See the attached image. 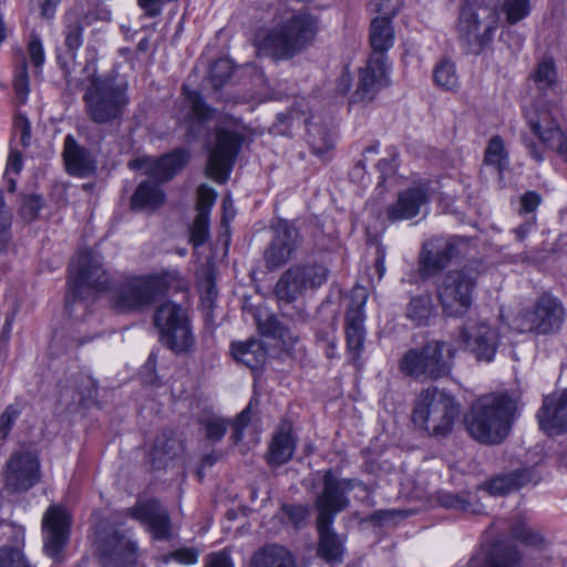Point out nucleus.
<instances>
[{
    "label": "nucleus",
    "mask_w": 567,
    "mask_h": 567,
    "mask_svg": "<svg viewBox=\"0 0 567 567\" xmlns=\"http://www.w3.org/2000/svg\"><path fill=\"white\" fill-rule=\"evenodd\" d=\"M319 30L318 19L306 11L280 10L272 25L260 29L256 45L260 51L278 59H289L302 51L315 39Z\"/></svg>",
    "instance_id": "1"
},
{
    "label": "nucleus",
    "mask_w": 567,
    "mask_h": 567,
    "mask_svg": "<svg viewBox=\"0 0 567 567\" xmlns=\"http://www.w3.org/2000/svg\"><path fill=\"white\" fill-rule=\"evenodd\" d=\"M84 71L87 76L82 99L86 116L99 125L118 124L130 104L126 80L115 71L99 73L94 61Z\"/></svg>",
    "instance_id": "2"
},
{
    "label": "nucleus",
    "mask_w": 567,
    "mask_h": 567,
    "mask_svg": "<svg viewBox=\"0 0 567 567\" xmlns=\"http://www.w3.org/2000/svg\"><path fill=\"white\" fill-rule=\"evenodd\" d=\"M517 403L507 393L474 404L465 417L470 435L483 444H499L509 434Z\"/></svg>",
    "instance_id": "3"
},
{
    "label": "nucleus",
    "mask_w": 567,
    "mask_h": 567,
    "mask_svg": "<svg viewBox=\"0 0 567 567\" xmlns=\"http://www.w3.org/2000/svg\"><path fill=\"white\" fill-rule=\"evenodd\" d=\"M486 271L485 264L472 259L461 268L449 270L436 285V299L443 315L451 318L464 317L473 305V295L478 278Z\"/></svg>",
    "instance_id": "4"
},
{
    "label": "nucleus",
    "mask_w": 567,
    "mask_h": 567,
    "mask_svg": "<svg viewBox=\"0 0 567 567\" xmlns=\"http://www.w3.org/2000/svg\"><path fill=\"white\" fill-rule=\"evenodd\" d=\"M168 288L167 278L161 275L126 277L112 289L110 303L117 312H138L163 297Z\"/></svg>",
    "instance_id": "5"
},
{
    "label": "nucleus",
    "mask_w": 567,
    "mask_h": 567,
    "mask_svg": "<svg viewBox=\"0 0 567 567\" xmlns=\"http://www.w3.org/2000/svg\"><path fill=\"white\" fill-rule=\"evenodd\" d=\"M446 342L431 340L421 348L408 350L400 360L402 373L424 380H440L451 374L454 348L446 349Z\"/></svg>",
    "instance_id": "6"
},
{
    "label": "nucleus",
    "mask_w": 567,
    "mask_h": 567,
    "mask_svg": "<svg viewBox=\"0 0 567 567\" xmlns=\"http://www.w3.org/2000/svg\"><path fill=\"white\" fill-rule=\"evenodd\" d=\"M110 276L103 268L102 256L94 250H81L70 266L65 307L71 311L72 306L92 293L109 288Z\"/></svg>",
    "instance_id": "7"
},
{
    "label": "nucleus",
    "mask_w": 567,
    "mask_h": 567,
    "mask_svg": "<svg viewBox=\"0 0 567 567\" xmlns=\"http://www.w3.org/2000/svg\"><path fill=\"white\" fill-rule=\"evenodd\" d=\"M458 415V408L453 396L437 388L423 390L413 410V423L434 436L446 435Z\"/></svg>",
    "instance_id": "8"
},
{
    "label": "nucleus",
    "mask_w": 567,
    "mask_h": 567,
    "mask_svg": "<svg viewBox=\"0 0 567 567\" xmlns=\"http://www.w3.org/2000/svg\"><path fill=\"white\" fill-rule=\"evenodd\" d=\"M565 321V308L561 301L543 293L529 309L519 311L513 320V329L519 333L553 334L558 332Z\"/></svg>",
    "instance_id": "9"
},
{
    "label": "nucleus",
    "mask_w": 567,
    "mask_h": 567,
    "mask_svg": "<svg viewBox=\"0 0 567 567\" xmlns=\"http://www.w3.org/2000/svg\"><path fill=\"white\" fill-rule=\"evenodd\" d=\"M328 275V267L319 261L293 265L280 276L275 293L279 300L292 302L306 291L320 288L327 281Z\"/></svg>",
    "instance_id": "10"
},
{
    "label": "nucleus",
    "mask_w": 567,
    "mask_h": 567,
    "mask_svg": "<svg viewBox=\"0 0 567 567\" xmlns=\"http://www.w3.org/2000/svg\"><path fill=\"white\" fill-rule=\"evenodd\" d=\"M154 324L164 344L176 353L188 351L194 344L187 311L179 305L166 301L157 307Z\"/></svg>",
    "instance_id": "11"
},
{
    "label": "nucleus",
    "mask_w": 567,
    "mask_h": 567,
    "mask_svg": "<svg viewBox=\"0 0 567 567\" xmlns=\"http://www.w3.org/2000/svg\"><path fill=\"white\" fill-rule=\"evenodd\" d=\"M454 340L477 361L492 362L497 352L501 336L497 328L487 320L470 318L460 327Z\"/></svg>",
    "instance_id": "12"
},
{
    "label": "nucleus",
    "mask_w": 567,
    "mask_h": 567,
    "mask_svg": "<svg viewBox=\"0 0 567 567\" xmlns=\"http://www.w3.org/2000/svg\"><path fill=\"white\" fill-rule=\"evenodd\" d=\"M529 81L537 91V102L535 109L526 115L528 126L530 127V117H536L545 112L549 113L558 124L553 105L561 100L563 90L554 60L543 58L530 73Z\"/></svg>",
    "instance_id": "13"
},
{
    "label": "nucleus",
    "mask_w": 567,
    "mask_h": 567,
    "mask_svg": "<svg viewBox=\"0 0 567 567\" xmlns=\"http://www.w3.org/2000/svg\"><path fill=\"white\" fill-rule=\"evenodd\" d=\"M354 486V481L338 480L331 471H327L323 476L322 491L317 495L315 502L318 511L317 523L332 524L337 514L349 506L348 494Z\"/></svg>",
    "instance_id": "14"
},
{
    "label": "nucleus",
    "mask_w": 567,
    "mask_h": 567,
    "mask_svg": "<svg viewBox=\"0 0 567 567\" xmlns=\"http://www.w3.org/2000/svg\"><path fill=\"white\" fill-rule=\"evenodd\" d=\"M468 243L461 237L433 238L423 245L419 266L423 277H431L446 268L451 261L465 252Z\"/></svg>",
    "instance_id": "15"
},
{
    "label": "nucleus",
    "mask_w": 567,
    "mask_h": 567,
    "mask_svg": "<svg viewBox=\"0 0 567 567\" xmlns=\"http://www.w3.org/2000/svg\"><path fill=\"white\" fill-rule=\"evenodd\" d=\"M241 146V137L229 130H218L216 144L209 151L207 174L217 183H225Z\"/></svg>",
    "instance_id": "16"
},
{
    "label": "nucleus",
    "mask_w": 567,
    "mask_h": 567,
    "mask_svg": "<svg viewBox=\"0 0 567 567\" xmlns=\"http://www.w3.org/2000/svg\"><path fill=\"white\" fill-rule=\"evenodd\" d=\"M390 84L389 65L382 61V55H370L365 66L358 71L354 90L351 92L350 103L371 102L378 93Z\"/></svg>",
    "instance_id": "17"
},
{
    "label": "nucleus",
    "mask_w": 567,
    "mask_h": 567,
    "mask_svg": "<svg viewBox=\"0 0 567 567\" xmlns=\"http://www.w3.org/2000/svg\"><path fill=\"white\" fill-rule=\"evenodd\" d=\"M70 524V514L60 505L50 506L43 515V548L55 561L62 560V551L69 542Z\"/></svg>",
    "instance_id": "18"
},
{
    "label": "nucleus",
    "mask_w": 567,
    "mask_h": 567,
    "mask_svg": "<svg viewBox=\"0 0 567 567\" xmlns=\"http://www.w3.org/2000/svg\"><path fill=\"white\" fill-rule=\"evenodd\" d=\"M367 298L368 296L363 288H354L351 293V305L346 313L347 350L350 360L354 364L359 361L364 349L365 316L363 307Z\"/></svg>",
    "instance_id": "19"
},
{
    "label": "nucleus",
    "mask_w": 567,
    "mask_h": 567,
    "mask_svg": "<svg viewBox=\"0 0 567 567\" xmlns=\"http://www.w3.org/2000/svg\"><path fill=\"white\" fill-rule=\"evenodd\" d=\"M473 0H466V4L462 8L458 31L462 38L468 42H475L480 48L484 47L493 37L496 29V21L492 10L481 8L483 17H481L473 8Z\"/></svg>",
    "instance_id": "20"
},
{
    "label": "nucleus",
    "mask_w": 567,
    "mask_h": 567,
    "mask_svg": "<svg viewBox=\"0 0 567 567\" xmlns=\"http://www.w3.org/2000/svg\"><path fill=\"white\" fill-rule=\"evenodd\" d=\"M274 237L265 252L266 266L274 270L292 258L300 245L298 229L287 220H278L272 226Z\"/></svg>",
    "instance_id": "21"
},
{
    "label": "nucleus",
    "mask_w": 567,
    "mask_h": 567,
    "mask_svg": "<svg viewBox=\"0 0 567 567\" xmlns=\"http://www.w3.org/2000/svg\"><path fill=\"white\" fill-rule=\"evenodd\" d=\"M126 514L144 524L155 540H168L172 523L167 509L156 499L138 502Z\"/></svg>",
    "instance_id": "22"
},
{
    "label": "nucleus",
    "mask_w": 567,
    "mask_h": 567,
    "mask_svg": "<svg viewBox=\"0 0 567 567\" xmlns=\"http://www.w3.org/2000/svg\"><path fill=\"white\" fill-rule=\"evenodd\" d=\"M39 461L30 452H17L11 455L4 473L6 486L12 492L31 488L39 482Z\"/></svg>",
    "instance_id": "23"
},
{
    "label": "nucleus",
    "mask_w": 567,
    "mask_h": 567,
    "mask_svg": "<svg viewBox=\"0 0 567 567\" xmlns=\"http://www.w3.org/2000/svg\"><path fill=\"white\" fill-rule=\"evenodd\" d=\"M100 551L104 567H133L138 558L136 543L117 532L102 540Z\"/></svg>",
    "instance_id": "24"
},
{
    "label": "nucleus",
    "mask_w": 567,
    "mask_h": 567,
    "mask_svg": "<svg viewBox=\"0 0 567 567\" xmlns=\"http://www.w3.org/2000/svg\"><path fill=\"white\" fill-rule=\"evenodd\" d=\"M189 152L175 150L159 158L144 157L131 162V166L143 167L145 173L164 183L172 179L189 161Z\"/></svg>",
    "instance_id": "25"
},
{
    "label": "nucleus",
    "mask_w": 567,
    "mask_h": 567,
    "mask_svg": "<svg viewBox=\"0 0 567 567\" xmlns=\"http://www.w3.org/2000/svg\"><path fill=\"white\" fill-rule=\"evenodd\" d=\"M537 419L539 427L548 435L567 432V390L545 396Z\"/></svg>",
    "instance_id": "26"
},
{
    "label": "nucleus",
    "mask_w": 567,
    "mask_h": 567,
    "mask_svg": "<svg viewBox=\"0 0 567 567\" xmlns=\"http://www.w3.org/2000/svg\"><path fill=\"white\" fill-rule=\"evenodd\" d=\"M429 202L427 185L420 184L401 192L396 200L386 208L391 221L415 217Z\"/></svg>",
    "instance_id": "27"
},
{
    "label": "nucleus",
    "mask_w": 567,
    "mask_h": 567,
    "mask_svg": "<svg viewBox=\"0 0 567 567\" xmlns=\"http://www.w3.org/2000/svg\"><path fill=\"white\" fill-rule=\"evenodd\" d=\"M530 131L547 148L555 150L567 159V131H563L549 113L529 118Z\"/></svg>",
    "instance_id": "28"
},
{
    "label": "nucleus",
    "mask_w": 567,
    "mask_h": 567,
    "mask_svg": "<svg viewBox=\"0 0 567 567\" xmlns=\"http://www.w3.org/2000/svg\"><path fill=\"white\" fill-rule=\"evenodd\" d=\"M530 131L547 148L555 150L567 159V131H563L549 113L529 118Z\"/></svg>",
    "instance_id": "29"
},
{
    "label": "nucleus",
    "mask_w": 567,
    "mask_h": 567,
    "mask_svg": "<svg viewBox=\"0 0 567 567\" xmlns=\"http://www.w3.org/2000/svg\"><path fill=\"white\" fill-rule=\"evenodd\" d=\"M64 159L66 169L71 175L86 177L93 174L95 163L91 153L80 146L72 135L64 140Z\"/></svg>",
    "instance_id": "30"
},
{
    "label": "nucleus",
    "mask_w": 567,
    "mask_h": 567,
    "mask_svg": "<svg viewBox=\"0 0 567 567\" xmlns=\"http://www.w3.org/2000/svg\"><path fill=\"white\" fill-rule=\"evenodd\" d=\"M468 567H525L522 555L516 547L495 543L482 563L477 556L468 561Z\"/></svg>",
    "instance_id": "31"
},
{
    "label": "nucleus",
    "mask_w": 567,
    "mask_h": 567,
    "mask_svg": "<svg viewBox=\"0 0 567 567\" xmlns=\"http://www.w3.org/2000/svg\"><path fill=\"white\" fill-rule=\"evenodd\" d=\"M231 352L235 360L247 365L251 370L260 368L267 359V350L260 339L250 338L246 341L231 343Z\"/></svg>",
    "instance_id": "32"
},
{
    "label": "nucleus",
    "mask_w": 567,
    "mask_h": 567,
    "mask_svg": "<svg viewBox=\"0 0 567 567\" xmlns=\"http://www.w3.org/2000/svg\"><path fill=\"white\" fill-rule=\"evenodd\" d=\"M394 32L391 20L388 18H374L370 27L371 55H382V61L388 63L386 51L393 45Z\"/></svg>",
    "instance_id": "33"
},
{
    "label": "nucleus",
    "mask_w": 567,
    "mask_h": 567,
    "mask_svg": "<svg viewBox=\"0 0 567 567\" xmlns=\"http://www.w3.org/2000/svg\"><path fill=\"white\" fill-rule=\"evenodd\" d=\"M251 567H297L289 550L279 545H266L251 557Z\"/></svg>",
    "instance_id": "34"
},
{
    "label": "nucleus",
    "mask_w": 567,
    "mask_h": 567,
    "mask_svg": "<svg viewBox=\"0 0 567 567\" xmlns=\"http://www.w3.org/2000/svg\"><path fill=\"white\" fill-rule=\"evenodd\" d=\"M255 320L260 334L274 338L285 347L292 346L297 341V337L275 315L258 311Z\"/></svg>",
    "instance_id": "35"
},
{
    "label": "nucleus",
    "mask_w": 567,
    "mask_h": 567,
    "mask_svg": "<svg viewBox=\"0 0 567 567\" xmlns=\"http://www.w3.org/2000/svg\"><path fill=\"white\" fill-rule=\"evenodd\" d=\"M332 524L322 525L317 523L320 536L318 554L324 560L334 563L340 561L343 555V542L331 528Z\"/></svg>",
    "instance_id": "36"
},
{
    "label": "nucleus",
    "mask_w": 567,
    "mask_h": 567,
    "mask_svg": "<svg viewBox=\"0 0 567 567\" xmlns=\"http://www.w3.org/2000/svg\"><path fill=\"white\" fill-rule=\"evenodd\" d=\"M307 126L309 144L317 155H323L333 146L331 127L322 126L315 116L303 120Z\"/></svg>",
    "instance_id": "37"
},
{
    "label": "nucleus",
    "mask_w": 567,
    "mask_h": 567,
    "mask_svg": "<svg viewBox=\"0 0 567 567\" xmlns=\"http://www.w3.org/2000/svg\"><path fill=\"white\" fill-rule=\"evenodd\" d=\"M165 195L159 186L151 181L142 182L132 196L135 209H155L163 204Z\"/></svg>",
    "instance_id": "38"
},
{
    "label": "nucleus",
    "mask_w": 567,
    "mask_h": 567,
    "mask_svg": "<svg viewBox=\"0 0 567 567\" xmlns=\"http://www.w3.org/2000/svg\"><path fill=\"white\" fill-rule=\"evenodd\" d=\"M295 441L288 431L277 432L269 446L268 462L274 466L287 463L293 455Z\"/></svg>",
    "instance_id": "39"
},
{
    "label": "nucleus",
    "mask_w": 567,
    "mask_h": 567,
    "mask_svg": "<svg viewBox=\"0 0 567 567\" xmlns=\"http://www.w3.org/2000/svg\"><path fill=\"white\" fill-rule=\"evenodd\" d=\"M532 480V473L528 468L515 471L511 474L493 478L488 483V492L493 495H505L513 489L528 484Z\"/></svg>",
    "instance_id": "40"
},
{
    "label": "nucleus",
    "mask_w": 567,
    "mask_h": 567,
    "mask_svg": "<svg viewBox=\"0 0 567 567\" xmlns=\"http://www.w3.org/2000/svg\"><path fill=\"white\" fill-rule=\"evenodd\" d=\"M436 310L430 293L413 297L406 307V317L416 326H426Z\"/></svg>",
    "instance_id": "41"
},
{
    "label": "nucleus",
    "mask_w": 567,
    "mask_h": 567,
    "mask_svg": "<svg viewBox=\"0 0 567 567\" xmlns=\"http://www.w3.org/2000/svg\"><path fill=\"white\" fill-rule=\"evenodd\" d=\"M177 446L178 442L172 434L164 432L158 435L151 451L153 465L157 468L165 466L177 454Z\"/></svg>",
    "instance_id": "42"
},
{
    "label": "nucleus",
    "mask_w": 567,
    "mask_h": 567,
    "mask_svg": "<svg viewBox=\"0 0 567 567\" xmlns=\"http://www.w3.org/2000/svg\"><path fill=\"white\" fill-rule=\"evenodd\" d=\"M484 164L493 166L498 174H502L508 167V154L505 150L504 141L499 135H494L485 150Z\"/></svg>",
    "instance_id": "43"
},
{
    "label": "nucleus",
    "mask_w": 567,
    "mask_h": 567,
    "mask_svg": "<svg viewBox=\"0 0 567 567\" xmlns=\"http://www.w3.org/2000/svg\"><path fill=\"white\" fill-rule=\"evenodd\" d=\"M185 100L189 106L188 117L190 121L197 123H205L210 120L214 114V109L210 107L196 90H188L184 86Z\"/></svg>",
    "instance_id": "44"
},
{
    "label": "nucleus",
    "mask_w": 567,
    "mask_h": 567,
    "mask_svg": "<svg viewBox=\"0 0 567 567\" xmlns=\"http://www.w3.org/2000/svg\"><path fill=\"white\" fill-rule=\"evenodd\" d=\"M434 83L446 91H452L458 86V75L455 64L447 60H441L433 70Z\"/></svg>",
    "instance_id": "45"
},
{
    "label": "nucleus",
    "mask_w": 567,
    "mask_h": 567,
    "mask_svg": "<svg viewBox=\"0 0 567 567\" xmlns=\"http://www.w3.org/2000/svg\"><path fill=\"white\" fill-rule=\"evenodd\" d=\"M199 425L208 441L218 442L226 434L229 421L220 415L209 414L199 419Z\"/></svg>",
    "instance_id": "46"
},
{
    "label": "nucleus",
    "mask_w": 567,
    "mask_h": 567,
    "mask_svg": "<svg viewBox=\"0 0 567 567\" xmlns=\"http://www.w3.org/2000/svg\"><path fill=\"white\" fill-rule=\"evenodd\" d=\"M84 25L80 22V17L75 12L68 14V24L65 27V41L64 45L68 51L76 52L83 43L82 31Z\"/></svg>",
    "instance_id": "47"
},
{
    "label": "nucleus",
    "mask_w": 567,
    "mask_h": 567,
    "mask_svg": "<svg viewBox=\"0 0 567 567\" xmlns=\"http://www.w3.org/2000/svg\"><path fill=\"white\" fill-rule=\"evenodd\" d=\"M43 207V199L37 194H23L20 196L19 214L27 220L32 221L38 218Z\"/></svg>",
    "instance_id": "48"
},
{
    "label": "nucleus",
    "mask_w": 567,
    "mask_h": 567,
    "mask_svg": "<svg viewBox=\"0 0 567 567\" xmlns=\"http://www.w3.org/2000/svg\"><path fill=\"white\" fill-rule=\"evenodd\" d=\"M502 11L505 13L508 23L515 24L529 14L530 3L529 0H505Z\"/></svg>",
    "instance_id": "49"
},
{
    "label": "nucleus",
    "mask_w": 567,
    "mask_h": 567,
    "mask_svg": "<svg viewBox=\"0 0 567 567\" xmlns=\"http://www.w3.org/2000/svg\"><path fill=\"white\" fill-rule=\"evenodd\" d=\"M513 537L519 542L534 547H542L545 544V538L539 532L530 528L524 522L515 524L512 528Z\"/></svg>",
    "instance_id": "50"
},
{
    "label": "nucleus",
    "mask_w": 567,
    "mask_h": 567,
    "mask_svg": "<svg viewBox=\"0 0 567 567\" xmlns=\"http://www.w3.org/2000/svg\"><path fill=\"white\" fill-rule=\"evenodd\" d=\"M209 238V216L206 212L197 213L190 228V241L195 247L205 244Z\"/></svg>",
    "instance_id": "51"
},
{
    "label": "nucleus",
    "mask_w": 567,
    "mask_h": 567,
    "mask_svg": "<svg viewBox=\"0 0 567 567\" xmlns=\"http://www.w3.org/2000/svg\"><path fill=\"white\" fill-rule=\"evenodd\" d=\"M14 90L18 99L21 103H24L28 99L30 87H29V76H28V64L27 60L23 56L21 59L20 64L17 66L14 72V81H13Z\"/></svg>",
    "instance_id": "52"
},
{
    "label": "nucleus",
    "mask_w": 567,
    "mask_h": 567,
    "mask_svg": "<svg viewBox=\"0 0 567 567\" xmlns=\"http://www.w3.org/2000/svg\"><path fill=\"white\" fill-rule=\"evenodd\" d=\"M0 567H31L21 549L12 546L0 548Z\"/></svg>",
    "instance_id": "53"
},
{
    "label": "nucleus",
    "mask_w": 567,
    "mask_h": 567,
    "mask_svg": "<svg viewBox=\"0 0 567 567\" xmlns=\"http://www.w3.org/2000/svg\"><path fill=\"white\" fill-rule=\"evenodd\" d=\"M233 73L231 62L227 59H219L210 66V81L215 89H219Z\"/></svg>",
    "instance_id": "54"
},
{
    "label": "nucleus",
    "mask_w": 567,
    "mask_h": 567,
    "mask_svg": "<svg viewBox=\"0 0 567 567\" xmlns=\"http://www.w3.org/2000/svg\"><path fill=\"white\" fill-rule=\"evenodd\" d=\"M11 212L4 203L3 194L0 192V251L9 241V230L11 227Z\"/></svg>",
    "instance_id": "55"
},
{
    "label": "nucleus",
    "mask_w": 567,
    "mask_h": 567,
    "mask_svg": "<svg viewBox=\"0 0 567 567\" xmlns=\"http://www.w3.org/2000/svg\"><path fill=\"white\" fill-rule=\"evenodd\" d=\"M441 506L445 508L458 509L463 512H474L471 509V504L467 499L452 493H441L437 497Z\"/></svg>",
    "instance_id": "56"
},
{
    "label": "nucleus",
    "mask_w": 567,
    "mask_h": 567,
    "mask_svg": "<svg viewBox=\"0 0 567 567\" xmlns=\"http://www.w3.org/2000/svg\"><path fill=\"white\" fill-rule=\"evenodd\" d=\"M197 213L206 212L207 216H209V212L217 197L216 192L207 185H200L197 190Z\"/></svg>",
    "instance_id": "57"
},
{
    "label": "nucleus",
    "mask_w": 567,
    "mask_h": 567,
    "mask_svg": "<svg viewBox=\"0 0 567 567\" xmlns=\"http://www.w3.org/2000/svg\"><path fill=\"white\" fill-rule=\"evenodd\" d=\"M28 53L32 65L40 69L44 62V50L40 38L37 34H31Z\"/></svg>",
    "instance_id": "58"
},
{
    "label": "nucleus",
    "mask_w": 567,
    "mask_h": 567,
    "mask_svg": "<svg viewBox=\"0 0 567 567\" xmlns=\"http://www.w3.org/2000/svg\"><path fill=\"white\" fill-rule=\"evenodd\" d=\"M251 421V403L248 404L235 419L233 424V439L238 442L243 439L244 430Z\"/></svg>",
    "instance_id": "59"
},
{
    "label": "nucleus",
    "mask_w": 567,
    "mask_h": 567,
    "mask_svg": "<svg viewBox=\"0 0 567 567\" xmlns=\"http://www.w3.org/2000/svg\"><path fill=\"white\" fill-rule=\"evenodd\" d=\"M282 511L296 527H299L309 516V508L305 505H284Z\"/></svg>",
    "instance_id": "60"
},
{
    "label": "nucleus",
    "mask_w": 567,
    "mask_h": 567,
    "mask_svg": "<svg viewBox=\"0 0 567 567\" xmlns=\"http://www.w3.org/2000/svg\"><path fill=\"white\" fill-rule=\"evenodd\" d=\"M18 415H19V410L12 405H9L6 409V411L1 414V416H0V440H4L8 436Z\"/></svg>",
    "instance_id": "61"
},
{
    "label": "nucleus",
    "mask_w": 567,
    "mask_h": 567,
    "mask_svg": "<svg viewBox=\"0 0 567 567\" xmlns=\"http://www.w3.org/2000/svg\"><path fill=\"white\" fill-rule=\"evenodd\" d=\"M75 56L76 54L74 52L68 50H65V52L58 53L56 55L58 64L62 70L66 82H70V76L74 72Z\"/></svg>",
    "instance_id": "62"
},
{
    "label": "nucleus",
    "mask_w": 567,
    "mask_h": 567,
    "mask_svg": "<svg viewBox=\"0 0 567 567\" xmlns=\"http://www.w3.org/2000/svg\"><path fill=\"white\" fill-rule=\"evenodd\" d=\"M101 21H110L111 20V11L103 7H96L92 10H89L83 17L80 19V22L86 27L92 24L93 22Z\"/></svg>",
    "instance_id": "63"
},
{
    "label": "nucleus",
    "mask_w": 567,
    "mask_h": 567,
    "mask_svg": "<svg viewBox=\"0 0 567 567\" xmlns=\"http://www.w3.org/2000/svg\"><path fill=\"white\" fill-rule=\"evenodd\" d=\"M540 204V196L535 192H527L520 198L519 214L534 213Z\"/></svg>",
    "instance_id": "64"
}]
</instances>
